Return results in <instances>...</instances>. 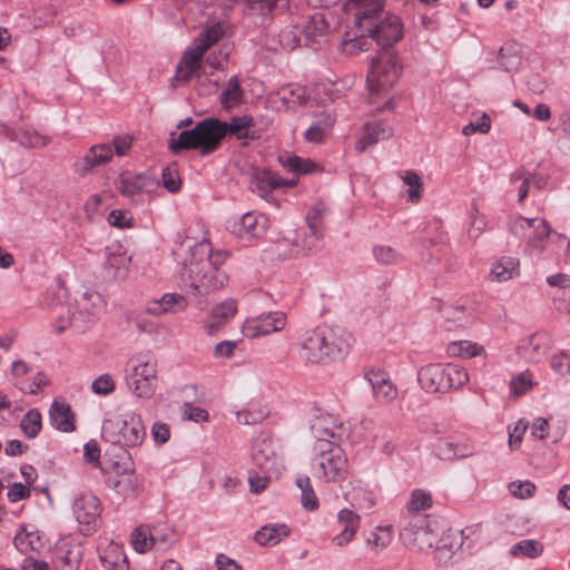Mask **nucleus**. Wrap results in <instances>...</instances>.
Returning <instances> with one entry per match:
<instances>
[{
	"label": "nucleus",
	"mask_w": 570,
	"mask_h": 570,
	"mask_svg": "<svg viewBox=\"0 0 570 570\" xmlns=\"http://www.w3.org/2000/svg\"><path fill=\"white\" fill-rule=\"evenodd\" d=\"M515 234L522 233L528 239V249L531 252H542L551 233V227L543 218H525L519 216L512 226Z\"/></svg>",
	"instance_id": "2eb2a0df"
},
{
	"label": "nucleus",
	"mask_w": 570,
	"mask_h": 570,
	"mask_svg": "<svg viewBox=\"0 0 570 570\" xmlns=\"http://www.w3.org/2000/svg\"><path fill=\"white\" fill-rule=\"evenodd\" d=\"M253 126L254 119L249 115L233 117L229 122L205 118L194 128L183 130L177 138H173L169 148L173 153L198 150L202 156H207L218 149L227 135L237 139H254V134H250Z\"/></svg>",
	"instance_id": "f257e3e1"
},
{
	"label": "nucleus",
	"mask_w": 570,
	"mask_h": 570,
	"mask_svg": "<svg viewBox=\"0 0 570 570\" xmlns=\"http://www.w3.org/2000/svg\"><path fill=\"white\" fill-rule=\"evenodd\" d=\"M434 454L443 461H455L475 454L474 444L466 439L443 438L433 444Z\"/></svg>",
	"instance_id": "aec40b11"
},
{
	"label": "nucleus",
	"mask_w": 570,
	"mask_h": 570,
	"mask_svg": "<svg viewBox=\"0 0 570 570\" xmlns=\"http://www.w3.org/2000/svg\"><path fill=\"white\" fill-rule=\"evenodd\" d=\"M520 274V261L512 256L500 257L492 266L490 276L495 282H508Z\"/></svg>",
	"instance_id": "e433bc0d"
},
{
	"label": "nucleus",
	"mask_w": 570,
	"mask_h": 570,
	"mask_svg": "<svg viewBox=\"0 0 570 570\" xmlns=\"http://www.w3.org/2000/svg\"><path fill=\"white\" fill-rule=\"evenodd\" d=\"M81 559L82 547L73 541H63L56 548L53 570H78Z\"/></svg>",
	"instance_id": "bb28decb"
},
{
	"label": "nucleus",
	"mask_w": 570,
	"mask_h": 570,
	"mask_svg": "<svg viewBox=\"0 0 570 570\" xmlns=\"http://www.w3.org/2000/svg\"><path fill=\"white\" fill-rule=\"evenodd\" d=\"M187 307L186 298L176 293H166L159 299L148 303L146 312L150 315H163L167 313H178Z\"/></svg>",
	"instance_id": "2f4dec72"
},
{
	"label": "nucleus",
	"mask_w": 570,
	"mask_h": 570,
	"mask_svg": "<svg viewBox=\"0 0 570 570\" xmlns=\"http://www.w3.org/2000/svg\"><path fill=\"white\" fill-rule=\"evenodd\" d=\"M236 312L237 303L233 298H228L215 305L204 323L205 332L208 335L216 334Z\"/></svg>",
	"instance_id": "c85d7f7f"
},
{
	"label": "nucleus",
	"mask_w": 570,
	"mask_h": 570,
	"mask_svg": "<svg viewBox=\"0 0 570 570\" xmlns=\"http://www.w3.org/2000/svg\"><path fill=\"white\" fill-rule=\"evenodd\" d=\"M177 258L183 264L181 281L189 286L193 295L205 296L227 283V275L208 261H199L189 254Z\"/></svg>",
	"instance_id": "39448f33"
},
{
	"label": "nucleus",
	"mask_w": 570,
	"mask_h": 570,
	"mask_svg": "<svg viewBox=\"0 0 570 570\" xmlns=\"http://www.w3.org/2000/svg\"><path fill=\"white\" fill-rule=\"evenodd\" d=\"M291 534L285 523H268L255 532L254 539L259 546L274 547Z\"/></svg>",
	"instance_id": "72a5a7b5"
},
{
	"label": "nucleus",
	"mask_w": 570,
	"mask_h": 570,
	"mask_svg": "<svg viewBox=\"0 0 570 570\" xmlns=\"http://www.w3.org/2000/svg\"><path fill=\"white\" fill-rule=\"evenodd\" d=\"M521 61V52L517 43H505L501 47L498 63L502 70L508 72L514 71L520 67Z\"/></svg>",
	"instance_id": "c03bdc74"
},
{
	"label": "nucleus",
	"mask_w": 570,
	"mask_h": 570,
	"mask_svg": "<svg viewBox=\"0 0 570 570\" xmlns=\"http://www.w3.org/2000/svg\"><path fill=\"white\" fill-rule=\"evenodd\" d=\"M404 185L407 187V198L412 203L421 199L423 183L422 178L415 171H405L402 176Z\"/></svg>",
	"instance_id": "4d7b16f0"
},
{
	"label": "nucleus",
	"mask_w": 570,
	"mask_h": 570,
	"mask_svg": "<svg viewBox=\"0 0 570 570\" xmlns=\"http://www.w3.org/2000/svg\"><path fill=\"white\" fill-rule=\"evenodd\" d=\"M49 417L52 426L61 432L75 431L73 414L70 405L55 401L49 410Z\"/></svg>",
	"instance_id": "f704fd0d"
},
{
	"label": "nucleus",
	"mask_w": 570,
	"mask_h": 570,
	"mask_svg": "<svg viewBox=\"0 0 570 570\" xmlns=\"http://www.w3.org/2000/svg\"><path fill=\"white\" fill-rule=\"evenodd\" d=\"M287 325V315L282 311L263 313L247 318L243 332L247 337H259L283 331Z\"/></svg>",
	"instance_id": "f3484780"
},
{
	"label": "nucleus",
	"mask_w": 570,
	"mask_h": 570,
	"mask_svg": "<svg viewBox=\"0 0 570 570\" xmlns=\"http://www.w3.org/2000/svg\"><path fill=\"white\" fill-rule=\"evenodd\" d=\"M446 354L450 357L472 358L476 356H487L485 348L472 341H453L446 345Z\"/></svg>",
	"instance_id": "ea45409f"
},
{
	"label": "nucleus",
	"mask_w": 570,
	"mask_h": 570,
	"mask_svg": "<svg viewBox=\"0 0 570 570\" xmlns=\"http://www.w3.org/2000/svg\"><path fill=\"white\" fill-rule=\"evenodd\" d=\"M248 12L252 16L265 19L269 17L274 9L288 8V0H246Z\"/></svg>",
	"instance_id": "a18cd8bd"
},
{
	"label": "nucleus",
	"mask_w": 570,
	"mask_h": 570,
	"mask_svg": "<svg viewBox=\"0 0 570 570\" xmlns=\"http://www.w3.org/2000/svg\"><path fill=\"white\" fill-rule=\"evenodd\" d=\"M351 345L352 336L345 330L321 324L301 333L298 355L312 364L328 363L343 358Z\"/></svg>",
	"instance_id": "7ed1b4c3"
},
{
	"label": "nucleus",
	"mask_w": 570,
	"mask_h": 570,
	"mask_svg": "<svg viewBox=\"0 0 570 570\" xmlns=\"http://www.w3.org/2000/svg\"><path fill=\"white\" fill-rule=\"evenodd\" d=\"M327 212L326 206L323 203L316 204L309 209L306 215V222L311 232V235L316 238H323V217Z\"/></svg>",
	"instance_id": "de8ad7c7"
},
{
	"label": "nucleus",
	"mask_w": 570,
	"mask_h": 570,
	"mask_svg": "<svg viewBox=\"0 0 570 570\" xmlns=\"http://www.w3.org/2000/svg\"><path fill=\"white\" fill-rule=\"evenodd\" d=\"M296 184V178L285 179L271 170L261 168L254 169L249 178L250 190L269 203L274 200L272 197L274 189L292 188Z\"/></svg>",
	"instance_id": "dca6fc26"
},
{
	"label": "nucleus",
	"mask_w": 570,
	"mask_h": 570,
	"mask_svg": "<svg viewBox=\"0 0 570 570\" xmlns=\"http://www.w3.org/2000/svg\"><path fill=\"white\" fill-rule=\"evenodd\" d=\"M228 230L239 239L250 240L262 236L265 232V217L248 212L242 217L227 223Z\"/></svg>",
	"instance_id": "4be33fe9"
},
{
	"label": "nucleus",
	"mask_w": 570,
	"mask_h": 570,
	"mask_svg": "<svg viewBox=\"0 0 570 570\" xmlns=\"http://www.w3.org/2000/svg\"><path fill=\"white\" fill-rule=\"evenodd\" d=\"M13 544L21 553L40 552L45 547L40 534L36 530H28L26 527L14 535Z\"/></svg>",
	"instance_id": "4c0bfd02"
},
{
	"label": "nucleus",
	"mask_w": 570,
	"mask_h": 570,
	"mask_svg": "<svg viewBox=\"0 0 570 570\" xmlns=\"http://www.w3.org/2000/svg\"><path fill=\"white\" fill-rule=\"evenodd\" d=\"M72 512L83 534L97 530L100 522L101 503L92 493L79 494L72 503Z\"/></svg>",
	"instance_id": "4468645a"
},
{
	"label": "nucleus",
	"mask_w": 570,
	"mask_h": 570,
	"mask_svg": "<svg viewBox=\"0 0 570 570\" xmlns=\"http://www.w3.org/2000/svg\"><path fill=\"white\" fill-rule=\"evenodd\" d=\"M250 458L254 465L267 474L278 476L284 470L282 446L266 433H261L253 440Z\"/></svg>",
	"instance_id": "9b49d317"
},
{
	"label": "nucleus",
	"mask_w": 570,
	"mask_h": 570,
	"mask_svg": "<svg viewBox=\"0 0 570 570\" xmlns=\"http://www.w3.org/2000/svg\"><path fill=\"white\" fill-rule=\"evenodd\" d=\"M206 52L196 43L186 49L176 67V78L187 81L198 72L202 67L203 57Z\"/></svg>",
	"instance_id": "7c9ffc66"
},
{
	"label": "nucleus",
	"mask_w": 570,
	"mask_h": 570,
	"mask_svg": "<svg viewBox=\"0 0 570 570\" xmlns=\"http://www.w3.org/2000/svg\"><path fill=\"white\" fill-rule=\"evenodd\" d=\"M278 161L287 171L296 175L312 174L318 170L317 164L308 158L285 154L278 157Z\"/></svg>",
	"instance_id": "79ce46f5"
},
{
	"label": "nucleus",
	"mask_w": 570,
	"mask_h": 570,
	"mask_svg": "<svg viewBox=\"0 0 570 570\" xmlns=\"http://www.w3.org/2000/svg\"><path fill=\"white\" fill-rule=\"evenodd\" d=\"M131 543L134 549L144 553L154 547V542L151 541V530L150 528H137L131 533Z\"/></svg>",
	"instance_id": "bf43d9fd"
},
{
	"label": "nucleus",
	"mask_w": 570,
	"mask_h": 570,
	"mask_svg": "<svg viewBox=\"0 0 570 570\" xmlns=\"http://www.w3.org/2000/svg\"><path fill=\"white\" fill-rule=\"evenodd\" d=\"M114 150L108 144H98L89 148L83 157L73 164L75 173L85 176L95 167L109 163L112 159Z\"/></svg>",
	"instance_id": "393cba45"
},
{
	"label": "nucleus",
	"mask_w": 570,
	"mask_h": 570,
	"mask_svg": "<svg viewBox=\"0 0 570 570\" xmlns=\"http://www.w3.org/2000/svg\"><path fill=\"white\" fill-rule=\"evenodd\" d=\"M373 255L377 263L383 265H395L403 261V256L391 246L377 245L373 247Z\"/></svg>",
	"instance_id": "13d9d810"
},
{
	"label": "nucleus",
	"mask_w": 570,
	"mask_h": 570,
	"mask_svg": "<svg viewBox=\"0 0 570 570\" xmlns=\"http://www.w3.org/2000/svg\"><path fill=\"white\" fill-rule=\"evenodd\" d=\"M417 381L426 392L445 393L463 387L469 382V373L458 364L431 363L420 368Z\"/></svg>",
	"instance_id": "0eeeda50"
},
{
	"label": "nucleus",
	"mask_w": 570,
	"mask_h": 570,
	"mask_svg": "<svg viewBox=\"0 0 570 570\" xmlns=\"http://www.w3.org/2000/svg\"><path fill=\"white\" fill-rule=\"evenodd\" d=\"M176 257H180L183 254H189L199 261H208L214 267L219 268L227 258V253L218 250L213 253L212 245L207 239L194 242L190 238H186L180 245L174 250Z\"/></svg>",
	"instance_id": "412c9836"
},
{
	"label": "nucleus",
	"mask_w": 570,
	"mask_h": 570,
	"mask_svg": "<svg viewBox=\"0 0 570 570\" xmlns=\"http://www.w3.org/2000/svg\"><path fill=\"white\" fill-rule=\"evenodd\" d=\"M161 179L163 186L169 193H177L180 189L181 180L177 169L174 166H167L163 169Z\"/></svg>",
	"instance_id": "338daca9"
},
{
	"label": "nucleus",
	"mask_w": 570,
	"mask_h": 570,
	"mask_svg": "<svg viewBox=\"0 0 570 570\" xmlns=\"http://www.w3.org/2000/svg\"><path fill=\"white\" fill-rule=\"evenodd\" d=\"M41 414L37 409L29 410L20 422V428L27 438H36L41 430Z\"/></svg>",
	"instance_id": "864d4df0"
},
{
	"label": "nucleus",
	"mask_w": 570,
	"mask_h": 570,
	"mask_svg": "<svg viewBox=\"0 0 570 570\" xmlns=\"http://www.w3.org/2000/svg\"><path fill=\"white\" fill-rule=\"evenodd\" d=\"M336 118L330 110L315 114L309 127L304 131V139L311 144H322L331 136Z\"/></svg>",
	"instance_id": "cd10ccee"
},
{
	"label": "nucleus",
	"mask_w": 570,
	"mask_h": 570,
	"mask_svg": "<svg viewBox=\"0 0 570 570\" xmlns=\"http://www.w3.org/2000/svg\"><path fill=\"white\" fill-rule=\"evenodd\" d=\"M365 379L370 383L373 397L377 403L389 404L397 397V387L385 371L373 368L365 374Z\"/></svg>",
	"instance_id": "5701e85b"
},
{
	"label": "nucleus",
	"mask_w": 570,
	"mask_h": 570,
	"mask_svg": "<svg viewBox=\"0 0 570 570\" xmlns=\"http://www.w3.org/2000/svg\"><path fill=\"white\" fill-rule=\"evenodd\" d=\"M243 98V90L237 77H232L226 88L220 95V104L225 109H230L238 105Z\"/></svg>",
	"instance_id": "8fccbe9b"
},
{
	"label": "nucleus",
	"mask_w": 570,
	"mask_h": 570,
	"mask_svg": "<svg viewBox=\"0 0 570 570\" xmlns=\"http://www.w3.org/2000/svg\"><path fill=\"white\" fill-rule=\"evenodd\" d=\"M392 134V128L384 121L367 122L364 125L355 142V149L358 153H363L366 148L377 144L380 140L387 139Z\"/></svg>",
	"instance_id": "c756f323"
},
{
	"label": "nucleus",
	"mask_w": 570,
	"mask_h": 570,
	"mask_svg": "<svg viewBox=\"0 0 570 570\" xmlns=\"http://www.w3.org/2000/svg\"><path fill=\"white\" fill-rule=\"evenodd\" d=\"M551 336L547 332H535L519 341L517 354L530 363L541 362L551 347Z\"/></svg>",
	"instance_id": "6ab92c4d"
},
{
	"label": "nucleus",
	"mask_w": 570,
	"mask_h": 570,
	"mask_svg": "<svg viewBox=\"0 0 570 570\" xmlns=\"http://www.w3.org/2000/svg\"><path fill=\"white\" fill-rule=\"evenodd\" d=\"M296 485L301 489V501L302 505L309 511H314L318 508V500L312 488L311 480L308 476H301L296 480Z\"/></svg>",
	"instance_id": "5fc2aeb1"
},
{
	"label": "nucleus",
	"mask_w": 570,
	"mask_h": 570,
	"mask_svg": "<svg viewBox=\"0 0 570 570\" xmlns=\"http://www.w3.org/2000/svg\"><path fill=\"white\" fill-rule=\"evenodd\" d=\"M327 28V23L322 13L317 12L308 17L301 28L304 46L312 47L316 43H321L326 36Z\"/></svg>",
	"instance_id": "473e14b6"
},
{
	"label": "nucleus",
	"mask_w": 570,
	"mask_h": 570,
	"mask_svg": "<svg viewBox=\"0 0 570 570\" xmlns=\"http://www.w3.org/2000/svg\"><path fill=\"white\" fill-rule=\"evenodd\" d=\"M401 70L397 57L392 52L385 51L374 58L366 78L371 94L380 95L391 89L400 79Z\"/></svg>",
	"instance_id": "1a4fd4ad"
},
{
	"label": "nucleus",
	"mask_w": 570,
	"mask_h": 570,
	"mask_svg": "<svg viewBox=\"0 0 570 570\" xmlns=\"http://www.w3.org/2000/svg\"><path fill=\"white\" fill-rule=\"evenodd\" d=\"M99 559L107 570L129 569L128 560L122 548L115 542L108 543L105 549L100 550Z\"/></svg>",
	"instance_id": "c9c22d12"
},
{
	"label": "nucleus",
	"mask_w": 570,
	"mask_h": 570,
	"mask_svg": "<svg viewBox=\"0 0 570 570\" xmlns=\"http://www.w3.org/2000/svg\"><path fill=\"white\" fill-rule=\"evenodd\" d=\"M385 0H347L345 10L353 13L354 22L382 48L392 47L403 37L401 19L384 11Z\"/></svg>",
	"instance_id": "f03ea898"
},
{
	"label": "nucleus",
	"mask_w": 570,
	"mask_h": 570,
	"mask_svg": "<svg viewBox=\"0 0 570 570\" xmlns=\"http://www.w3.org/2000/svg\"><path fill=\"white\" fill-rule=\"evenodd\" d=\"M392 542V531L390 527H376L366 540L376 552H381Z\"/></svg>",
	"instance_id": "6e6d98bb"
},
{
	"label": "nucleus",
	"mask_w": 570,
	"mask_h": 570,
	"mask_svg": "<svg viewBox=\"0 0 570 570\" xmlns=\"http://www.w3.org/2000/svg\"><path fill=\"white\" fill-rule=\"evenodd\" d=\"M279 43L286 50H293L296 47L304 46L301 28H287L279 32Z\"/></svg>",
	"instance_id": "680f3d73"
},
{
	"label": "nucleus",
	"mask_w": 570,
	"mask_h": 570,
	"mask_svg": "<svg viewBox=\"0 0 570 570\" xmlns=\"http://www.w3.org/2000/svg\"><path fill=\"white\" fill-rule=\"evenodd\" d=\"M102 299L97 293H85L79 299L76 301V311L72 312L71 324L78 331H83L87 323L94 321L97 314L101 311Z\"/></svg>",
	"instance_id": "b1692460"
},
{
	"label": "nucleus",
	"mask_w": 570,
	"mask_h": 570,
	"mask_svg": "<svg viewBox=\"0 0 570 570\" xmlns=\"http://www.w3.org/2000/svg\"><path fill=\"white\" fill-rule=\"evenodd\" d=\"M510 493L518 499H528L533 497L535 485L530 481H513L509 485Z\"/></svg>",
	"instance_id": "774afa93"
},
{
	"label": "nucleus",
	"mask_w": 570,
	"mask_h": 570,
	"mask_svg": "<svg viewBox=\"0 0 570 570\" xmlns=\"http://www.w3.org/2000/svg\"><path fill=\"white\" fill-rule=\"evenodd\" d=\"M150 530L151 541L157 550L165 551L177 541V533L168 523L156 524Z\"/></svg>",
	"instance_id": "37998d69"
},
{
	"label": "nucleus",
	"mask_w": 570,
	"mask_h": 570,
	"mask_svg": "<svg viewBox=\"0 0 570 570\" xmlns=\"http://www.w3.org/2000/svg\"><path fill=\"white\" fill-rule=\"evenodd\" d=\"M552 371L561 376L570 375V355L566 351H559L550 360Z\"/></svg>",
	"instance_id": "0e129e2a"
},
{
	"label": "nucleus",
	"mask_w": 570,
	"mask_h": 570,
	"mask_svg": "<svg viewBox=\"0 0 570 570\" xmlns=\"http://www.w3.org/2000/svg\"><path fill=\"white\" fill-rule=\"evenodd\" d=\"M354 28L353 37L350 38V32H347L346 38L341 43V50L348 56L367 51L373 43V39L367 35V31H362L355 24Z\"/></svg>",
	"instance_id": "a19ab883"
},
{
	"label": "nucleus",
	"mask_w": 570,
	"mask_h": 570,
	"mask_svg": "<svg viewBox=\"0 0 570 570\" xmlns=\"http://www.w3.org/2000/svg\"><path fill=\"white\" fill-rule=\"evenodd\" d=\"M312 471L316 479L326 483H340L348 476V460L336 443H320L313 448Z\"/></svg>",
	"instance_id": "423d86ee"
},
{
	"label": "nucleus",
	"mask_w": 570,
	"mask_h": 570,
	"mask_svg": "<svg viewBox=\"0 0 570 570\" xmlns=\"http://www.w3.org/2000/svg\"><path fill=\"white\" fill-rule=\"evenodd\" d=\"M224 26L220 22H216L207 26L204 31L194 41L199 48L206 52L213 45L218 42L224 35Z\"/></svg>",
	"instance_id": "09e8293b"
},
{
	"label": "nucleus",
	"mask_w": 570,
	"mask_h": 570,
	"mask_svg": "<svg viewBox=\"0 0 570 570\" xmlns=\"http://www.w3.org/2000/svg\"><path fill=\"white\" fill-rule=\"evenodd\" d=\"M399 535L403 546L412 551L430 554L440 550V537L429 515H409Z\"/></svg>",
	"instance_id": "6e6552de"
},
{
	"label": "nucleus",
	"mask_w": 570,
	"mask_h": 570,
	"mask_svg": "<svg viewBox=\"0 0 570 570\" xmlns=\"http://www.w3.org/2000/svg\"><path fill=\"white\" fill-rule=\"evenodd\" d=\"M352 504L358 510H371L376 504L375 495L363 488H355L352 492Z\"/></svg>",
	"instance_id": "052dcab7"
},
{
	"label": "nucleus",
	"mask_w": 570,
	"mask_h": 570,
	"mask_svg": "<svg viewBox=\"0 0 570 570\" xmlns=\"http://www.w3.org/2000/svg\"><path fill=\"white\" fill-rule=\"evenodd\" d=\"M511 181H512V184H515V185L519 184L518 185L519 202L520 203L523 202L524 198L529 194V189H530V186L532 183V174L524 169H517L511 175Z\"/></svg>",
	"instance_id": "e2e57ef3"
},
{
	"label": "nucleus",
	"mask_w": 570,
	"mask_h": 570,
	"mask_svg": "<svg viewBox=\"0 0 570 570\" xmlns=\"http://www.w3.org/2000/svg\"><path fill=\"white\" fill-rule=\"evenodd\" d=\"M130 389L140 399H150L157 386V362L151 355H138L129 361Z\"/></svg>",
	"instance_id": "9d476101"
},
{
	"label": "nucleus",
	"mask_w": 570,
	"mask_h": 570,
	"mask_svg": "<svg viewBox=\"0 0 570 570\" xmlns=\"http://www.w3.org/2000/svg\"><path fill=\"white\" fill-rule=\"evenodd\" d=\"M311 430L315 438L314 445L320 443H336L348 438V429L344 422L330 413H320L311 423Z\"/></svg>",
	"instance_id": "ddd939ff"
},
{
	"label": "nucleus",
	"mask_w": 570,
	"mask_h": 570,
	"mask_svg": "<svg viewBox=\"0 0 570 570\" xmlns=\"http://www.w3.org/2000/svg\"><path fill=\"white\" fill-rule=\"evenodd\" d=\"M535 385L533 373L530 370H525L515 375L510 381V390L514 396H521L533 389Z\"/></svg>",
	"instance_id": "603ef678"
},
{
	"label": "nucleus",
	"mask_w": 570,
	"mask_h": 570,
	"mask_svg": "<svg viewBox=\"0 0 570 570\" xmlns=\"http://www.w3.org/2000/svg\"><path fill=\"white\" fill-rule=\"evenodd\" d=\"M336 522L340 532L333 537L332 542L335 547L343 548L354 540L361 527V517L351 509H342L337 513Z\"/></svg>",
	"instance_id": "a878e982"
},
{
	"label": "nucleus",
	"mask_w": 570,
	"mask_h": 570,
	"mask_svg": "<svg viewBox=\"0 0 570 570\" xmlns=\"http://www.w3.org/2000/svg\"><path fill=\"white\" fill-rule=\"evenodd\" d=\"M131 257L126 254L120 246L108 247L106 254V267L114 271V276L124 278L127 275Z\"/></svg>",
	"instance_id": "58836bf2"
},
{
	"label": "nucleus",
	"mask_w": 570,
	"mask_h": 570,
	"mask_svg": "<svg viewBox=\"0 0 570 570\" xmlns=\"http://www.w3.org/2000/svg\"><path fill=\"white\" fill-rule=\"evenodd\" d=\"M101 438L104 441L119 445L124 452L128 449L140 446L146 439V429L141 416L135 411H124L109 414L101 425Z\"/></svg>",
	"instance_id": "20e7f679"
},
{
	"label": "nucleus",
	"mask_w": 570,
	"mask_h": 570,
	"mask_svg": "<svg viewBox=\"0 0 570 570\" xmlns=\"http://www.w3.org/2000/svg\"><path fill=\"white\" fill-rule=\"evenodd\" d=\"M542 552L543 544L532 539L521 540L510 549V553L513 557L537 558Z\"/></svg>",
	"instance_id": "3c124183"
},
{
	"label": "nucleus",
	"mask_w": 570,
	"mask_h": 570,
	"mask_svg": "<svg viewBox=\"0 0 570 570\" xmlns=\"http://www.w3.org/2000/svg\"><path fill=\"white\" fill-rule=\"evenodd\" d=\"M115 187L131 204H141L144 196L158 187V181L150 175L126 171L116 178Z\"/></svg>",
	"instance_id": "f8f14e48"
},
{
	"label": "nucleus",
	"mask_w": 570,
	"mask_h": 570,
	"mask_svg": "<svg viewBox=\"0 0 570 570\" xmlns=\"http://www.w3.org/2000/svg\"><path fill=\"white\" fill-rule=\"evenodd\" d=\"M116 389V383L111 375L101 374L96 377L91 383V390L95 394L98 395H108L111 394Z\"/></svg>",
	"instance_id": "69168bd1"
},
{
	"label": "nucleus",
	"mask_w": 570,
	"mask_h": 570,
	"mask_svg": "<svg viewBox=\"0 0 570 570\" xmlns=\"http://www.w3.org/2000/svg\"><path fill=\"white\" fill-rule=\"evenodd\" d=\"M433 500L430 492L415 489L412 491L406 509L410 515H421V511H426L432 507Z\"/></svg>",
	"instance_id": "49530a36"
},
{
	"label": "nucleus",
	"mask_w": 570,
	"mask_h": 570,
	"mask_svg": "<svg viewBox=\"0 0 570 570\" xmlns=\"http://www.w3.org/2000/svg\"><path fill=\"white\" fill-rule=\"evenodd\" d=\"M116 475L108 479V485L117 493L128 497L135 494L138 490V478L131 469L130 456L128 452H124V458L112 463Z\"/></svg>",
	"instance_id": "a211bd4d"
}]
</instances>
